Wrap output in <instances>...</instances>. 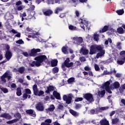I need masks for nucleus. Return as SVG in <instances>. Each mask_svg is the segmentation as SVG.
I'll return each instance as SVG.
<instances>
[{"instance_id": "nucleus-43", "label": "nucleus", "mask_w": 125, "mask_h": 125, "mask_svg": "<svg viewBox=\"0 0 125 125\" xmlns=\"http://www.w3.org/2000/svg\"><path fill=\"white\" fill-rule=\"evenodd\" d=\"M74 81L75 78L73 77L70 78L67 80L68 83H74Z\"/></svg>"}, {"instance_id": "nucleus-57", "label": "nucleus", "mask_w": 125, "mask_h": 125, "mask_svg": "<svg viewBox=\"0 0 125 125\" xmlns=\"http://www.w3.org/2000/svg\"><path fill=\"white\" fill-rule=\"evenodd\" d=\"M84 69L85 71H90L91 70V68L88 65L85 66Z\"/></svg>"}, {"instance_id": "nucleus-44", "label": "nucleus", "mask_w": 125, "mask_h": 125, "mask_svg": "<svg viewBox=\"0 0 125 125\" xmlns=\"http://www.w3.org/2000/svg\"><path fill=\"white\" fill-rule=\"evenodd\" d=\"M62 50L64 54H67L68 53V52L67 51V47H63Z\"/></svg>"}, {"instance_id": "nucleus-7", "label": "nucleus", "mask_w": 125, "mask_h": 125, "mask_svg": "<svg viewBox=\"0 0 125 125\" xmlns=\"http://www.w3.org/2000/svg\"><path fill=\"white\" fill-rule=\"evenodd\" d=\"M6 79L8 80H10L11 79V75L7 72H5L1 77V80L3 83H6Z\"/></svg>"}, {"instance_id": "nucleus-14", "label": "nucleus", "mask_w": 125, "mask_h": 125, "mask_svg": "<svg viewBox=\"0 0 125 125\" xmlns=\"http://www.w3.org/2000/svg\"><path fill=\"white\" fill-rule=\"evenodd\" d=\"M89 51L88 49H85V48H82L80 50V53L83 54V55H87Z\"/></svg>"}, {"instance_id": "nucleus-2", "label": "nucleus", "mask_w": 125, "mask_h": 125, "mask_svg": "<svg viewBox=\"0 0 125 125\" xmlns=\"http://www.w3.org/2000/svg\"><path fill=\"white\" fill-rule=\"evenodd\" d=\"M100 89L101 91H99L98 93V95L100 96V97H103V96H104V95L106 93L105 89L108 93H112V91H111L110 88V82L109 81H107L104 83L103 84Z\"/></svg>"}, {"instance_id": "nucleus-10", "label": "nucleus", "mask_w": 125, "mask_h": 125, "mask_svg": "<svg viewBox=\"0 0 125 125\" xmlns=\"http://www.w3.org/2000/svg\"><path fill=\"white\" fill-rule=\"evenodd\" d=\"M41 51H42V50H41V49L33 48V49H31L30 55V56H33V57L36 56L37 53H38V52H41Z\"/></svg>"}, {"instance_id": "nucleus-55", "label": "nucleus", "mask_w": 125, "mask_h": 125, "mask_svg": "<svg viewBox=\"0 0 125 125\" xmlns=\"http://www.w3.org/2000/svg\"><path fill=\"white\" fill-rule=\"evenodd\" d=\"M58 109L60 110H63V104H59L58 106Z\"/></svg>"}, {"instance_id": "nucleus-31", "label": "nucleus", "mask_w": 125, "mask_h": 125, "mask_svg": "<svg viewBox=\"0 0 125 125\" xmlns=\"http://www.w3.org/2000/svg\"><path fill=\"white\" fill-rule=\"evenodd\" d=\"M108 26H104L102 30H100V33H105V32H106L107 30H108Z\"/></svg>"}, {"instance_id": "nucleus-12", "label": "nucleus", "mask_w": 125, "mask_h": 125, "mask_svg": "<svg viewBox=\"0 0 125 125\" xmlns=\"http://www.w3.org/2000/svg\"><path fill=\"white\" fill-rule=\"evenodd\" d=\"M55 110V106L53 104H50L49 107L45 109L46 113L50 114V112H53Z\"/></svg>"}, {"instance_id": "nucleus-59", "label": "nucleus", "mask_w": 125, "mask_h": 125, "mask_svg": "<svg viewBox=\"0 0 125 125\" xmlns=\"http://www.w3.org/2000/svg\"><path fill=\"white\" fill-rule=\"evenodd\" d=\"M80 60L81 62H85V61H86L85 58H84L83 57H80Z\"/></svg>"}, {"instance_id": "nucleus-47", "label": "nucleus", "mask_w": 125, "mask_h": 125, "mask_svg": "<svg viewBox=\"0 0 125 125\" xmlns=\"http://www.w3.org/2000/svg\"><path fill=\"white\" fill-rule=\"evenodd\" d=\"M0 89L4 93H8V89L6 88H0Z\"/></svg>"}, {"instance_id": "nucleus-1", "label": "nucleus", "mask_w": 125, "mask_h": 125, "mask_svg": "<svg viewBox=\"0 0 125 125\" xmlns=\"http://www.w3.org/2000/svg\"><path fill=\"white\" fill-rule=\"evenodd\" d=\"M103 45H92L90 48L89 54L92 55L95 54L97 51L99 52L96 55V58L102 57L105 54V50H103Z\"/></svg>"}, {"instance_id": "nucleus-6", "label": "nucleus", "mask_w": 125, "mask_h": 125, "mask_svg": "<svg viewBox=\"0 0 125 125\" xmlns=\"http://www.w3.org/2000/svg\"><path fill=\"white\" fill-rule=\"evenodd\" d=\"M83 97L87 101H88V102H90V103L94 101L93 96L91 93L84 94Z\"/></svg>"}, {"instance_id": "nucleus-34", "label": "nucleus", "mask_w": 125, "mask_h": 125, "mask_svg": "<svg viewBox=\"0 0 125 125\" xmlns=\"http://www.w3.org/2000/svg\"><path fill=\"white\" fill-rule=\"evenodd\" d=\"M113 74L116 77V78H121L122 77V74L120 73H117L116 70L114 69Z\"/></svg>"}, {"instance_id": "nucleus-9", "label": "nucleus", "mask_w": 125, "mask_h": 125, "mask_svg": "<svg viewBox=\"0 0 125 125\" xmlns=\"http://www.w3.org/2000/svg\"><path fill=\"white\" fill-rule=\"evenodd\" d=\"M72 40L74 41L75 43H76L78 45H80L81 43H82L83 41L82 37H73Z\"/></svg>"}, {"instance_id": "nucleus-17", "label": "nucleus", "mask_w": 125, "mask_h": 125, "mask_svg": "<svg viewBox=\"0 0 125 125\" xmlns=\"http://www.w3.org/2000/svg\"><path fill=\"white\" fill-rule=\"evenodd\" d=\"M26 112L27 113V114L31 115L32 117H36V112H35V111L33 110L29 109L26 110Z\"/></svg>"}, {"instance_id": "nucleus-51", "label": "nucleus", "mask_w": 125, "mask_h": 125, "mask_svg": "<svg viewBox=\"0 0 125 125\" xmlns=\"http://www.w3.org/2000/svg\"><path fill=\"white\" fill-rule=\"evenodd\" d=\"M29 36L30 37H31V38H32L33 39H35V38H38V34H36L35 33L31 34Z\"/></svg>"}, {"instance_id": "nucleus-28", "label": "nucleus", "mask_w": 125, "mask_h": 125, "mask_svg": "<svg viewBox=\"0 0 125 125\" xmlns=\"http://www.w3.org/2000/svg\"><path fill=\"white\" fill-rule=\"evenodd\" d=\"M18 118H17L11 121H7L6 123L8 124V125H11V124H14V123H16L17 122H18Z\"/></svg>"}, {"instance_id": "nucleus-56", "label": "nucleus", "mask_w": 125, "mask_h": 125, "mask_svg": "<svg viewBox=\"0 0 125 125\" xmlns=\"http://www.w3.org/2000/svg\"><path fill=\"white\" fill-rule=\"evenodd\" d=\"M108 42H110V43H112V39L109 38L108 39V40H106L105 42V44H106V45H107L108 44Z\"/></svg>"}, {"instance_id": "nucleus-50", "label": "nucleus", "mask_w": 125, "mask_h": 125, "mask_svg": "<svg viewBox=\"0 0 125 125\" xmlns=\"http://www.w3.org/2000/svg\"><path fill=\"white\" fill-rule=\"evenodd\" d=\"M59 71V68H58V67H54L53 68V73H54V74H55V73H58V72Z\"/></svg>"}, {"instance_id": "nucleus-11", "label": "nucleus", "mask_w": 125, "mask_h": 125, "mask_svg": "<svg viewBox=\"0 0 125 125\" xmlns=\"http://www.w3.org/2000/svg\"><path fill=\"white\" fill-rule=\"evenodd\" d=\"M36 108L38 110V111H42L44 110V106L43 104L42 103H39L36 105Z\"/></svg>"}, {"instance_id": "nucleus-45", "label": "nucleus", "mask_w": 125, "mask_h": 125, "mask_svg": "<svg viewBox=\"0 0 125 125\" xmlns=\"http://www.w3.org/2000/svg\"><path fill=\"white\" fill-rule=\"evenodd\" d=\"M44 94V92H43V91H38L37 94L35 95H38V96H42V95H43Z\"/></svg>"}, {"instance_id": "nucleus-4", "label": "nucleus", "mask_w": 125, "mask_h": 125, "mask_svg": "<svg viewBox=\"0 0 125 125\" xmlns=\"http://www.w3.org/2000/svg\"><path fill=\"white\" fill-rule=\"evenodd\" d=\"M79 23L80 24V27L84 30L85 29H87V30H89L90 29V27H89V23H88V21L85 20L81 19H79Z\"/></svg>"}, {"instance_id": "nucleus-22", "label": "nucleus", "mask_w": 125, "mask_h": 125, "mask_svg": "<svg viewBox=\"0 0 125 125\" xmlns=\"http://www.w3.org/2000/svg\"><path fill=\"white\" fill-rule=\"evenodd\" d=\"M12 56V54H11V52H10V51H9V50H7L6 51V54H5L6 58L8 60H9V59H10V58H11Z\"/></svg>"}, {"instance_id": "nucleus-61", "label": "nucleus", "mask_w": 125, "mask_h": 125, "mask_svg": "<svg viewBox=\"0 0 125 125\" xmlns=\"http://www.w3.org/2000/svg\"><path fill=\"white\" fill-rule=\"evenodd\" d=\"M22 54H23V55H24V56H25V57H29V54H28V53L27 52H22Z\"/></svg>"}, {"instance_id": "nucleus-21", "label": "nucleus", "mask_w": 125, "mask_h": 125, "mask_svg": "<svg viewBox=\"0 0 125 125\" xmlns=\"http://www.w3.org/2000/svg\"><path fill=\"white\" fill-rule=\"evenodd\" d=\"M108 109H109V107L108 106L98 107L97 109L96 112L98 113V112H102V111H105V110H107Z\"/></svg>"}, {"instance_id": "nucleus-48", "label": "nucleus", "mask_w": 125, "mask_h": 125, "mask_svg": "<svg viewBox=\"0 0 125 125\" xmlns=\"http://www.w3.org/2000/svg\"><path fill=\"white\" fill-rule=\"evenodd\" d=\"M14 117L18 119H21V114H20V113H17L15 114H14Z\"/></svg>"}, {"instance_id": "nucleus-38", "label": "nucleus", "mask_w": 125, "mask_h": 125, "mask_svg": "<svg viewBox=\"0 0 125 125\" xmlns=\"http://www.w3.org/2000/svg\"><path fill=\"white\" fill-rule=\"evenodd\" d=\"M44 2H46L47 4H54V0H45Z\"/></svg>"}, {"instance_id": "nucleus-30", "label": "nucleus", "mask_w": 125, "mask_h": 125, "mask_svg": "<svg viewBox=\"0 0 125 125\" xmlns=\"http://www.w3.org/2000/svg\"><path fill=\"white\" fill-rule=\"evenodd\" d=\"M63 10V8L62 7H57L55 10V13L56 14H58L60 11H62Z\"/></svg>"}, {"instance_id": "nucleus-18", "label": "nucleus", "mask_w": 125, "mask_h": 125, "mask_svg": "<svg viewBox=\"0 0 125 125\" xmlns=\"http://www.w3.org/2000/svg\"><path fill=\"white\" fill-rule=\"evenodd\" d=\"M43 13L46 16H49V15H51L53 13V12L51 10H48L46 11L43 10Z\"/></svg>"}, {"instance_id": "nucleus-24", "label": "nucleus", "mask_w": 125, "mask_h": 125, "mask_svg": "<svg viewBox=\"0 0 125 125\" xmlns=\"http://www.w3.org/2000/svg\"><path fill=\"white\" fill-rule=\"evenodd\" d=\"M53 95L55 96V97H56V99H58L59 100H60V99H61V97H60V94H59V93L57 92V91H54L53 93Z\"/></svg>"}, {"instance_id": "nucleus-60", "label": "nucleus", "mask_w": 125, "mask_h": 125, "mask_svg": "<svg viewBox=\"0 0 125 125\" xmlns=\"http://www.w3.org/2000/svg\"><path fill=\"white\" fill-rule=\"evenodd\" d=\"M79 101H83V98H77L75 100V102H79Z\"/></svg>"}, {"instance_id": "nucleus-58", "label": "nucleus", "mask_w": 125, "mask_h": 125, "mask_svg": "<svg viewBox=\"0 0 125 125\" xmlns=\"http://www.w3.org/2000/svg\"><path fill=\"white\" fill-rule=\"evenodd\" d=\"M25 91L26 94H31V93H32V92H31V90H30L29 89H25Z\"/></svg>"}, {"instance_id": "nucleus-29", "label": "nucleus", "mask_w": 125, "mask_h": 125, "mask_svg": "<svg viewBox=\"0 0 125 125\" xmlns=\"http://www.w3.org/2000/svg\"><path fill=\"white\" fill-rule=\"evenodd\" d=\"M120 54L121 56L122 60H124L125 61V51L120 52Z\"/></svg>"}, {"instance_id": "nucleus-37", "label": "nucleus", "mask_w": 125, "mask_h": 125, "mask_svg": "<svg viewBox=\"0 0 125 125\" xmlns=\"http://www.w3.org/2000/svg\"><path fill=\"white\" fill-rule=\"evenodd\" d=\"M24 71H25V67H21L18 69V72L21 74H23L24 73Z\"/></svg>"}, {"instance_id": "nucleus-52", "label": "nucleus", "mask_w": 125, "mask_h": 125, "mask_svg": "<svg viewBox=\"0 0 125 125\" xmlns=\"http://www.w3.org/2000/svg\"><path fill=\"white\" fill-rule=\"evenodd\" d=\"M94 68L95 71H99V70H100V68L99 67V66H98L97 64H94Z\"/></svg>"}, {"instance_id": "nucleus-42", "label": "nucleus", "mask_w": 125, "mask_h": 125, "mask_svg": "<svg viewBox=\"0 0 125 125\" xmlns=\"http://www.w3.org/2000/svg\"><path fill=\"white\" fill-rule=\"evenodd\" d=\"M16 42L17 44H24V41H23L22 39H20L17 41Z\"/></svg>"}, {"instance_id": "nucleus-23", "label": "nucleus", "mask_w": 125, "mask_h": 125, "mask_svg": "<svg viewBox=\"0 0 125 125\" xmlns=\"http://www.w3.org/2000/svg\"><path fill=\"white\" fill-rule=\"evenodd\" d=\"M33 90L35 95L38 94V93L39 92V89H38V86L37 85L35 84L33 85Z\"/></svg>"}, {"instance_id": "nucleus-25", "label": "nucleus", "mask_w": 125, "mask_h": 125, "mask_svg": "<svg viewBox=\"0 0 125 125\" xmlns=\"http://www.w3.org/2000/svg\"><path fill=\"white\" fill-rule=\"evenodd\" d=\"M69 112L70 114H71V115H72L74 117H78V116H79V113L77 112L73 109L69 110Z\"/></svg>"}, {"instance_id": "nucleus-35", "label": "nucleus", "mask_w": 125, "mask_h": 125, "mask_svg": "<svg viewBox=\"0 0 125 125\" xmlns=\"http://www.w3.org/2000/svg\"><path fill=\"white\" fill-rule=\"evenodd\" d=\"M17 10H19V11H21V10H23V9L25 8V6H24L23 5H21V6H16Z\"/></svg>"}, {"instance_id": "nucleus-20", "label": "nucleus", "mask_w": 125, "mask_h": 125, "mask_svg": "<svg viewBox=\"0 0 125 125\" xmlns=\"http://www.w3.org/2000/svg\"><path fill=\"white\" fill-rule=\"evenodd\" d=\"M51 123H52L51 119H46L44 122L41 123V125H50Z\"/></svg>"}, {"instance_id": "nucleus-26", "label": "nucleus", "mask_w": 125, "mask_h": 125, "mask_svg": "<svg viewBox=\"0 0 125 125\" xmlns=\"http://www.w3.org/2000/svg\"><path fill=\"white\" fill-rule=\"evenodd\" d=\"M55 90V87L53 86H49L47 90L46 91V93H49V91H52Z\"/></svg>"}, {"instance_id": "nucleus-62", "label": "nucleus", "mask_w": 125, "mask_h": 125, "mask_svg": "<svg viewBox=\"0 0 125 125\" xmlns=\"http://www.w3.org/2000/svg\"><path fill=\"white\" fill-rule=\"evenodd\" d=\"M21 17H26L27 16V14H26V13H23V14H21L20 15Z\"/></svg>"}, {"instance_id": "nucleus-46", "label": "nucleus", "mask_w": 125, "mask_h": 125, "mask_svg": "<svg viewBox=\"0 0 125 125\" xmlns=\"http://www.w3.org/2000/svg\"><path fill=\"white\" fill-rule=\"evenodd\" d=\"M125 60H118L117 62L118 64L119 65H123L125 63Z\"/></svg>"}, {"instance_id": "nucleus-54", "label": "nucleus", "mask_w": 125, "mask_h": 125, "mask_svg": "<svg viewBox=\"0 0 125 125\" xmlns=\"http://www.w3.org/2000/svg\"><path fill=\"white\" fill-rule=\"evenodd\" d=\"M75 14L76 17H80V15H81V13H80V11H79L78 10L75 11Z\"/></svg>"}, {"instance_id": "nucleus-39", "label": "nucleus", "mask_w": 125, "mask_h": 125, "mask_svg": "<svg viewBox=\"0 0 125 125\" xmlns=\"http://www.w3.org/2000/svg\"><path fill=\"white\" fill-rule=\"evenodd\" d=\"M117 32L119 34H124V30L123 27H119L117 29Z\"/></svg>"}, {"instance_id": "nucleus-32", "label": "nucleus", "mask_w": 125, "mask_h": 125, "mask_svg": "<svg viewBox=\"0 0 125 125\" xmlns=\"http://www.w3.org/2000/svg\"><path fill=\"white\" fill-rule=\"evenodd\" d=\"M94 40L96 42H98V41H99V35L98 34H97V33H95L94 34Z\"/></svg>"}, {"instance_id": "nucleus-49", "label": "nucleus", "mask_w": 125, "mask_h": 125, "mask_svg": "<svg viewBox=\"0 0 125 125\" xmlns=\"http://www.w3.org/2000/svg\"><path fill=\"white\" fill-rule=\"evenodd\" d=\"M125 84H123V85H122L120 88V92H123V91H124V90H125Z\"/></svg>"}, {"instance_id": "nucleus-33", "label": "nucleus", "mask_w": 125, "mask_h": 125, "mask_svg": "<svg viewBox=\"0 0 125 125\" xmlns=\"http://www.w3.org/2000/svg\"><path fill=\"white\" fill-rule=\"evenodd\" d=\"M116 13L118 15H123L124 13H125V11H124V9H122L121 10H118L116 11Z\"/></svg>"}, {"instance_id": "nucleus-5", "label": "nucleus", "mask_w": 125, "mask_h": 125, "mask_svg": "<svg viewBox=\"0 0 125 125\" xmlns=\"http://www.w3.org/2000/svg\"><path fill=\"white\" fill-rule=\"evenodd\" d=\"M74 65V63L72 62H70V59L67 58L65 61H64V63L62 64V68L63 71H66V67L67 68H70Z\"/></svg>"}, {"instance_id": "nucleus-53", "label": "nucleus", "mask_w": 125, "mask_h": 125, "mask_svg": "<svg viewBox=\"0 0 125 125\" xmlns=\"http://www.w3.org/2000/svg\"><path fill=\"white\" fill-rule=\"evenodd\" d=\"M21 5H22V1L19 0L16 2V6H20Z\"/></svg>"}, {"instance_id": "nucleus-13", "label": "nucleus", "mask_w": 125, "mask_h": 125, "mask_svg": "<svg viewBox=\"0 0 125 125\" xmlns=\"http://www.w3.org/2000/svg\"><path fill=\"white\" fill-rule=\"evenodd\" d=\"M0 118H4V119H7V120H11L12 119V116L9 113H3L0 115Z\"/></svg>"}, {"instance_id": "nucleus-15", "label": "nucleus", "mask_w": 125, "mask_h": 125, "mask_svg": "<svg viewBox=\"0 0 125 125\" xmlns=\"http://www.w3.org/2000/svg\"><path fill=\"white\" fill-rule=\"evenodd\" d=\"M119 87H120V83L118 82H115L112 84V86L110 88L111 89H115V88H119Z\"/></svg>"}, {"instance_id": "nucleus-36", "label": "nucleus", "mask_w": 125, "mask_h": 125, "mask_svg": "<svg viewBox=\"0 0 125 125\" xmlns=\"http://www.w3.org/2000/svg\"><path fill=\"white\" fill-rule=\"evenodd\" d=\"M21 94H22V91H21V88H18L17 89V95H18V96H21Z\"/></svg>"}, {"instance_id": "nucleus-8", "label": "nucleus", "mask_w": 125, "mask_h": 125, "mask_svg": "<svg viewBox=\"0 0 125 125\" xmlns=\"http://www.w3.org/2000/svg\"><path fill=\"white\" fill-rule=\"evenodd\" d=\"M63 99L64 101H66V104H70L72 102V94H70L67 96L64 95L63 96Z\"/></svg>"}, {"instance_id": "nucleus-41", "label": "nucleus", "mask_w": 125, "mask_h": 125, "mask_svg": "<svg viewBox=\"0 0 125 125\" xmlns=\"http://www.w3.org/2000/svg\"><path fill=\"white\" fill-rule=\"evenodd\" d=\"M112 123L113 125H116L117 123H119V119L118 118H115L112 119Z\"/></svg>"}, {"instance_id": "nucleus-63", "label": "nucleus", "mask_w": 125, "mask_h": 125, "mask_svg": "<svg viewBox=\"0 0 125 125\" xmlns=\"http://www.w3.org/2000/svg\"><path fill=\"white\" fill-rule=\"evenodd\" d=\"M82 107V105L81 104H77L76 105V108L77 109H80Z\"/></svg>"}, {"instance_id": "nucleus-16", "label": "nucleus", "mask_w": 125, "mask_h": 125, "mask_svg": "<svg viewBox=\"0 0 125 125\" xmlns=\"http://www.w3.org/2000/svg\"><path fill=\"white\" fill-rule=\"evenodd\" d=\"M11 32L13 33V34H17L16 35H15L14 37L15 38H21V33L17 32V31L14 30V29H12L11 30Z\"/></svg>"}, {"instance_id": "nucleus-27", "label": "nucleus", "mask_w": 125, "mask_h": 125, "mask_svg": "<svg viewBox=\"0 0 125 125\" xmlns=\"http://www.w3.org/2000/svg\"><path fill=\"white\" fill-rule=\"evenodd\" d=\"M51 63L52 67H55V66H57L58 61L57 60H53L51 62Z\"/></svg>"}, {"instance_id": "nucleus-19", "label": "nucleus", "mask_w": 125, "mask_h": 125, "mask_svg": "<svg viewBox=\"0 0 125 125\" xmlns=\"http://www.w3.org/2000/svg\"><path fill=\"white\" fill-rule=\"evenodd\" d=\"M100 123L101 125H110L109 124V121H107L105 118L101 120Z\"/></svg>"}, {"instance_id": "nucleus-64", "label": "nucleus", "mask_w": 125, "mask_h": 125, "mask_svg": "<svg viewBox=\"0 0 125 125\" xmlns=\"http://www.w3.org/2000/svg\"><path fill=\"white\" fill-rule=\"evenodd\" d=\"M121 5L123 7L125 8V0H123V2L121 3Z\"/></svg>"}, {"instance_id": "nucleus-3", "label": "nucleus", "mask_w": 125, "mask_h": 125, "mask_svg": "<svg viewBox=\"0 0 125 125\" xmlns=\"http://www.w3.org/2000/svg\"><path fill=\"white\" fill-rule=\"evenodd\" d=\"M35 60L36 61H33L29 63V65L31 67H35V66L40 67V66H42V62H44V61L47 60V58L45 55H42L35 58Z\"/></svg>"}, {"instance_id": "nucleus-40", "label": "nucleus", "mask_w": 125, "mask_h": 125, "mask_svg": "<svg viewBox=\"0 0 125 125\" xmlns=\"http://www.w3.org/2000/svg\"><path fill=\"white\" fill-rule=\"evenodd\" d=\"M68 29H69L71 31H75L77 29V27L74 26L73 25H68Z\"/></svg>"}]
</instances>
